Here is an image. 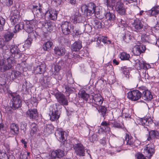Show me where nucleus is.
<instances>
[{"instance_id": "nucleus-1", "label": "nucleus", "mask_w": 159, "mask_h": 159, "mask_svg": "<svg viewBox=\"0 0 159 159\" xmlns=\"http://www.w3.org/2000/svg\"><path fill=\"white\" fill-rule=\"evenodd\" d=\"M43 8L42 5L40 3L33 5L32 11L35 18L40 19L44 16L45 19L49 20H57L58 11L54 9H49L44 14L42 11Z\"/></svg>"}, {"instance_id": "nucleus-2", "label": "nucleus", "mask_w": 159, "mask_h": 159, "mask_svg": "<svg viewBox=\"0 0 159 159\" xmlns=\"http://www.w3.org/2000/svg\"><path fill=\"white\" fill-rule=\"evenodd\" d=\"M73 148L76 155L80 157L85 156V149L81 141L76 138H74L72 141Z\"/></svg>"}, {"instance_id": "nucleus-3", "label": "nucleus", "mask_w": 159, "mask_h": 159, "mask_svg": "<svg viewBox=\"0 0 159 159\" xmlns=\"http://www.w3.org/2000/svg\"><path fill=\"white\" fill-rule=\"evenodd\" d=\"M9 97L11 98V108L13 110H16L20 107L22 105V100L20 96L16 93H9Z\"/></svg>"}, {"instance_id": "nucleus-4", "label": "nucleus", "mask_w": 159, "mask_h": 159, "mask_svg": "<svg viewBox=\"0 0 159 159\" xmlns=\"http://www.w3.org/2000/svg\"><path fill=\"white\" fill-rule=\"evenodd\" d=\"M49 115L50 119L52 121L59 122V119L61 114V111L58 109L56 104H53L50 106Z\"/></svg>"}, {"instance_id": "nucleus-5", "label": "nucleus", "mask_w": 159, "mask_h": 159, "mask_svg": "<svg viewBox=\"0 0 159 159\" xmlns=\"http://www.w3.org/2000/svg\"><path fill=\"white\" fill-rule=\"evenodd\" d=\"M103 100V98L99 94L92 93L90 97V102L92 103V106L97 109L102 104Z\"/></svg>"}, {"instance_id": "nucleus-6", "label": "nucleus", "mask_w": 159, "mask_h": 159, "mask_svg": "<svg viewBox=\"0 0 159 159\" xmlns=\"http://www.w3.org/2000/svg\"><path fill=\"white\" fill-rule=\"evenodd\" d=\"M21 25L22 28H23L27 33H29L33 31V29L36 26H38V21L35 19L27 20L25 23Z\"/></svg>"}, {"instance_id": "nucleus-7", "label": "nucleus", "mask_w": 159, "mask_h": 159, "mask_svg": "<svg viewBox=\"0 0 159 159\" xmlns=\"http://www.w3.org/2000/svg\"><path fill=\"white\" fill-rule=\"evenodd\" d=\"M131 27L133 30L139 32L142 29L144 30L147 29L148 26H144L140 20L136 19L131 23Z\"/></svg>"}, {"instance_id": "nucleus-8", "label": "nucleus", "mask_w": 159, "mask_h": 159, "mask_svg": "<svg viewBox=\"0 0 159 159\" xmlns=\"http://www.w3.org/2000/svg\"><path fill=\"white\" fill-rule=\"evenodd\" d=\"M21 16L20 15V11L15 8V7L13 10H12L11 13L10 20L11 24L14 25L19 23L20 21Z\"/></svg>"}, {"instance_id": "nucleus-9", "label": "nucleus", "mask_w": 159, "mask_h": 159, "mask_svg": "<svg viewBox=\"0 0 159 159\" xmlns=\"http://www.w3.org/2000/svg\"><path fill=\"white\" fill-rule=\"evenodd\" d=\"M125 139L127 142V144L132 148L138 147L141 143L140 141L139 140H134L129 133H126Z\"/></svg>"}, {"instance_id": "nucleus-10", "label": "nucleus", "mask_w": 159, "mask_h": 159, "mask_svg": "<svg viewBox=\"0 0 159 159\" xmlns=\"http://www.w3.org/2000/svg\"><path fill=\"white\" fill-rule=\"evenodd\" d=\"M139 89V90H134L127 93V97L129 100L134 101H136L142 97V92Z\"/></svg>"}, {"instance_id": "nucleus-11", "label": "nucleus", "mask_w": 159, "mask_h": 159, "mask_svg": "<svg viewBox=\"0 0 159 159\" xmlns=\"http://www.w3.org/2000/svg\"><path fill=\"white\" fill-rule=\"evenodd\" d=\"M61 26L62 33L65 35L69 34L71 29H73V26L69 21L63 22Z\"/></svg>"}, {"instance_id": "nucleus-12", "label": "nucleus", "mask_w": 159, "mask_h": 159, "mask_svg": "<svg viewBox=\"0 0 159 159\" xmlns=\"http://www.w3.org/2000/svg\"><path fill=\"white\" fill-rule=\"evenodd\" d=\"M55 135L60 142H63L67 139V133L61 128H58Z\"/></svg>"}, {"instance_id": "nucleus-13", "label": "nucleus", "mask_w": 159, "mask_h": 159, "mask_svg": "<svg viewBox=\"0 0 159 159\" xmlns=\"http://www.w3.org/2000/svg\"><path fill=\"white\" fill-rule=\"evenodd\" d=\"M144 153L148 158H150L155 153V151L153 145L148 144L144 147Z\"/></svg>"}, {"instance_id": "nucleus-14", "label": "nucleus", "mask_w": 159, "mask_h": 159, "mask_svg": "<svg viewBox=\"0 0 159 159\" xmlns=\"http://www.w3.org/2000/svg\"><path fill=\"white\" fill-rule=\"evenodd\" d=\"M7 60L8 63L4 65L2 67H0V72H4L11 69L12 67V65L15 63L14 59L12 57H8Z\"/></svg>"}, {"instance_id": "nucleus-15", "label": "nucleus", "mask_w": 159, "mask_h": 159, "mask_svg": "<svg viewBox=\"0 0 159 159\" xmlns=\"http://www.w3.org/2000/svg\"><path fill=\"white\" fill-rule=\"evenodd\" d=\"M39 23L42 24V30L45 33H47L48 32H50L52 31L53 28V23L48 22H41V21Z\"/></svg>"}, {"instance_id": "nucleus-16", "label": "nucleus", "mask_w": 159, "mask_h": 159, "mask_svg": "<svg viewBox=\"0 0 159 159\" xmlns=\"http://www.w3.org/2000/svg\"><path fill=\"white\" fill-rule=\"evenodd\" d=\"M9 134L11 135L17 136L19 133V125L15 123H11L10 126Z\"/></svg>"}, {"instance_id": "nucleus-17", "label": "nucleus", "mask_w": 159, "mask_h": 159, "mask_svg": "<svg viewBox=\"0 0 159 159\" xmlns=\"http://www.w3.org/2000/svg\"><path fill=\"white\" fill-rule=\"evenodd\" d=\"M55 97L60 104L63 105H68V101L62 93L60 92H57L55 94Z\"/></svg>"}, {"instance_id": "nucleus-18", "label": "nucleus", "mask_w": 159, "mask_h": 159, "mask_svg": "<svg viewBox=\"0 0 159 159\" xmlns=\"http://www.w3.org/2000/svg\"><path fill=\"white\" fill-rule=\"evenodd\" d=\"M115 8L116 11L121 15L125 14L126 10L124 4L121 2H117L116 3Z\"/></svg>"}, {"instance_id": "nucleus-19", "label": "nucleus", "mask_w": 159, "mask_h": 159, "mask_svg": "<svg viewBox=\"0 0 159 159\" xmlns=\"http://www.w3.org/2000/svg\"><path fill=\"white\" fill-rule=\"evenodd\" d=\"M27 117L30 119L36 120L38 117V114L37 109L35 108H29L26 112Z\"/></svg>"}, {"instance_id": "nucleus-20", "label": "nucleus", "mask_w": 159, "mask_h": 159, "mask_svg": "<svg viewBox=\"0 0 159 159\" xmlns=\"http://www.w3.org/2000/svg\"><path fill=\"white\" fill-rule=\"evenodd\" d=\"M10 51L12 56H13L16 59L20 58L22 55V54L21 51L16 46H11L10 47Z\"/></svg>"}, {"instance_id": "nucleus-21", "label": "nucleus", "mask_w": 159, "mask_h": 159, "mask_svg": "<svg viewBox=\"0 0 159 159\" xmlns=\"http://www.w3.org/2000/svg\"><path fill=\"white\" fill-rule=\"evenodd\" d=\"M142 97L144 100L148 101H150L153 98V96L151 92L147 89H141Z\"/></svg>"}, {"instance_id": "nucleus-22", "label": "nucleus", "mask_w": 159, "mask_h": 159, "mask_svg": "<svg viewBox=\"0 0 159 159\" xmlns=\"http://www.w3.org/2000/svg\"><path fill=\"white\" fill-rule=\"evenodd\" d=\"M148 135L147 140L149 141L152 143L155 142V139L159 136V133L157 130H151L148 132Z\"/></svg>"}, {"instance_id": "nucleus-23", "label": "nucleus", "mask_w": 159, "mask_h": 159, "mask_svg": "<svg viewBox=\"0 0 159 159\" xmlns=\"http://www.w3.org/2000/svg\"><path fill=\"white\" fill-rule=\"evenodd\" d=\"M64 154L65 153L61 149L56 150L52 152L51 154V158L49 156V158L47 159H54L56 158H61L63 157Z\"/></svg>"}, {"instance_id": "nucleus-24", "label": "nucleus", "mask_w": 159, "mask_h": 159, "mask_svg": "<svg viewBox=\"0 0 159 159\" xmlns=\"http://www.w3.org/2000/svg\"><path fill=\"white\" fill-rule=\"evenodd\" d=\"M146 50V47L144 45H137L135 47L133 50L134 55L139 56L142 53H144Z\"/></svg>"}, {"instance_id": "nucleus-25", "label": "nucleus", "mask_w": 159, "mask_h": 159, "mask_svg": "<svg viewBox=\"0 0 159 159\" xmlns=\"http://www.w3.org/2000/svg\"><path fill=\"white\" fill-rule=\"evenodd\" d=\"M139 120V124L144 126H148L153 122L152 119L149 116H146L143 118H141Z\"/></svg>"}, {"instance_id": "nucleus-26", "label": "nucleus", "mask_w": 159, "mask_h": 159, "mask_svg": "<svg viewBox=\"0 0 159 159\" xmlns=\"http://www.w3.org/2000/svg\"><path fill=\"white\" fill-rule=\"evenodd\" d=\"M82 48V42L80 41H75L71 47V49L72 52L79 51Z\"/></svg>"}, {"instance_id": "nucleus-27", "label": "nucleus", "mask_w": 159, "mask_h": 159, "mask_svg": "<svg viewBox=\"0 0 159 159\" xmlns=\"http://www.w3.org/2000/svg\"><path fill=\"white\" fill-rule=\"evenodd\" d=\"M39 80L41 85L44 88L49 87L50 85V82L49 81L48 78L46 76H42Z\"/></svg>"}, {"instance_id": "nucleus-28", "label": "nucleus", "mask_w": 159, "mask_h": 159, "mask_svg": "<svg viewBox=\"0 0 159 159\" xmlns=\"http://www.w3.org/2000/svg\"><path fill=\"white\" fill-rule=\"evenodd\" d=\"M46 65L45 64H41L37 66L34 69L35 73L36 74H43L46 70Z\"/></svg>"}, {"instance_id": "nucleus-29", "label": "nucleus", "mask_w": 159, "mask_h": 159, "mask_svg": "<svg viewBox=\"0 0 159 159\" xmlns=\"http://www.w3.org/2000/svg\"><path fill=\"white\" fill-rule=\"evenodd\" d=\"M110 124L111 127L112 128L118 129H123L124 128L123 124L118 121L112 120Z\"/></svg>"}, {"instance_id": "nucleus-30", "label": "nucleus", "mask_w": 159, "mask_h": 159, "mask_svg": "<svg viewBox=\"0 0 159 159\" xmlns=\"http://www.w3.org/2000/svg\"><path fill=\"white\" fill-rule=\"evenodd\" d=\"M159 13V6H155L148 11L147 14L150 16H156V15Z\"/></svg>"}, {"instance_id": "nucleus-31", "label": "nucleus", "mask_w": 159, "mask_h": 159, "mask_svg": "<svg viewBox=\"0 0 159 159\" xmlns=\"http://www.w3.org/2000/svg\"><path fill=\"white\" fill-rule=\"evenodd\" d=\"M55 53L58 56H63L65 53V48L62 47H55L54 49Z\"/></svg>"}, {"instance_id": "nucleus-32", "label": "nucleus", "mask_w": 159, "mask_h": 159, "mask_svg": "<svg viewBox=\"0 0 159 159\" xmlns=\"http://www.w3.org/2000/svg\"><path fill=\"white\" fill-rule=\"evenodd\" d=\"M83 17L81 15V14L79 13H75L73 18V23L74 24H76L77 23H81L83 20Z\"/></svg>"}, {"instance_id": "nucleus-33", "label": "nucleus", "mask_w": 159, "mask_h": 159, "mask_svg": "<svg viewBox=\"0 0 159 159\" xmlns=\"http://www.w3.org/2000/svg\"><path fill=\"white\" fill-rule=\"evenodd\" d=\"M101 115L104 118V120L107 115V107L104 106H99L97 109Z\"/></svg>"}, {"instance_id": "nucleus-34", "label": "nucleus", "mask_w": 159, "mask_h": 159, "mask_svg": "<svg viewBox=\"0 0 159 159\" xmlns=\"http://www.w3.org/2000/svg\"><path fill=\"white\" fill-rule=\"evenodd\" d=\"M121 70L127 79H129V73L132 70V68L131 67H128L126 66H124L121 67Z\"/></svg>"}, {"instance_id": "nucleus-35", "label": "nucleus", "mask_w": 159, "mask_h": 159, "mask_svg": "<svg viewBox=\"0 0 159 159\" xmlns=\"http://www.w3.org/2000/svg\"><path fill=\"white\" fill-rule=\"evenodd\" d=\"M138 70L139 75L141 78L145 79H148V75L147 71L143 69H138Z\"/></svg>"}, {"instance_id": "nucleus-36", "label": "nucleus", "mask_w": 159, "mask_h": 159, "mask_svg": "<svg viewBox=\"0 0 159 159\" xmlns=\"http://www.w3.org/2000/svg\"><path fill=\"white\" fill-rule=\"evenodd\" d=\"M105 17L108 20L114 21L116 19L115 15L113 13L109 11L107 12L105 14Z\"/></svg>"}, {"instance_id": "nucleus-37", "label": "nucleus", "mask_w": 159, "mask_h": 159, "mask_svg": "<svg viewBox=\"0 0 159 159\" xmlns=\"http://www.w3.org/2000/svg\"><path fill=\"white\" fill-rule=\"evenodd\" d=\"M78 94L79 97L82 98L84 101L86 102L88 101V99L89 97V95L84 90L80 91Z\"/></svg>"}, {"instance_id": "nucleus-38", "label": "nucleus", "mask_w": 159, "mask_h": 159, "mask_svg": "<svg viewBox=\"0 0 159 159\" xmlns=\"http://www.w3.org/2000/svg\"><path fill=\"white\" fill-rule=\"evenodd\" d=\"M53 43L52 41L48 40L43 45V49L44 51H48L50 50L52 45Z\"/></svg>"}, {"instance_id": "nucleus-39", "label": "nucleus", "mask_w": 159, "mask_h": 159, "mask_svg": "<svg viewBox=\"0 0 159 159\" xmlns=\"http://www.w3.org/2000/svg\"><path fill=\"white\" fill-rule=\"evenodd\" d=\"M116 0H105L104 3L108 7L112 10L115 6Z\"/></svg>"}, {"instance_id": "nucleus-40", "label": "nucleus", "mask_w": 159, "mask_h": 159, "mask_svg": "<svg viewBox=\"0 0 159 159\" xmlns=\"http://www.w3.org/2000/svg\"><path fill=\"white\" fill-rule=\"evenodd\" d=\"M119 56L121 60H129L130 58L129 54L125 52L120 53Z\"/></svg>"}, {"instance_id": "nucleus-41", "label": "nucleus", "mask_w": 159, "mask_h": 159, "mask_svg": "<svg viewBox=\"0 0 159 159\" xmlns=\"http://www.w3.org/2000/svg\"><path fill=\"white\" fill-rule=\"evenodd\" d=\"M111 121L107 122L106 121H104L102 122L101 123V125L103 126L104 128L105 131H108L110 130V127H111Z\"/></svg>"}, {"instance_id": "nucleus-42", "label": "nucleus", "mask_w": 159, "mask_h": 159, "mask_svg": "<svg viewBox=\"0 0 159 159\" xmlns=\"http://www.w3.org/2000/svg\"><path fill=\"white\" fill-rule=\"evenodd\" d=\"M14 34L11 32H7L4 35V38L5 40L8 42L13 37Z\"/></svg>"}, {"instance_id": "nucleus-43", "label": "nucleus", "mask_w": 159, "mask_h": 159, "mask_svg": "<svg viewBox=\"0 0 159 159\" xmlns=\"http://www.w3.org/2000/svg\"><path fill=\"white\" fill-rule=\"evenodd\" d=\"M139 61V69H143L146 70L148 68L150 67V65L145 63L143 61Z\"/></svg>"}, {"instance_id": "nucleus-44", "label": "nucleus", "mask_w": 159, "mask_h": 159, "mask_svg": "<svg viewBox=\"0 0 159 159\" xmlns=\"http://www.w3.org/2000/svg\"><path fill=\"white\" fill-rule=\"evenodd\" d=\"M93 25L95 29H101L102 27L101 22L98 20H94L93 22Z\"/></svg>"}, {"instance_id": "nucleus-45", "label": "nucleus", "mask_w": 159, "mask_h": 159, "mask_svg": "<svg viewBox=\"0 0 159 159\" xmlns=\"http://www.w3.org/2000/svg\"><path fill=\"white\" fill-rule=\"evenodd\" d=\"M116 23H117L119 25H120L124 27H127L128 25L126 21L123 20L121 18H117L116 20ZM120 26V25H119Z\"/></svg>"}, {"instance_id": "nucleus-46", "label": "nucleus", "mask_w": 159, "mask_h": 159, "mask_svg": "<svg viewBox=\"0 0 159 159\" xmlns=\"http://www.w3.org/2000/svg\"><path fill=\"white\" fill-rule=\"evenodd\" d=\"M132 37L129 34H125L123 37L122 40L126 43H129L132 39Z\"/></svg>"}, {"instance_id": "nucleus-47", "label": "nucleus", "mask_w": 159, "mask_h": 159, "mask_svg": "<svg viewBox=\"0 0 159 159\" xmlns=\"http://www.w3.org/2000/svg\"><path fill=\"white\" fill-rule=\"evenodd\" d=\"M29 33L28 38L30 40H32V41L34 39H35L38 35L36 32L35 31H34V30Z\"/></svg>"}, {"instance_id": "nucleus-48", "label": "nucleus", "mask_w": 159, "mask_h": 159, "mask_svg": "<svg viewBox=\"0 0 159 159\" xmlns=\"http://www.w3.org/2000/svg\"><path fill=\"white\" fill-rule=\"evenodd\" d=\"M61 68L60 66L55 65L53 67V74L55 75H59V72Z\"/></svg>"}, {"instance_id": "nucleus-49", "label": "nucleus", "mask_w": 159, "mask_h": 159, "mask_svg": "<svg viewBox=\"0 0 159 159\" xmlns=\"http://www.w3.org/2000/svg\"><path fill=\"white\" fill-rule=\"evenodd\" d=\"M61 144L64 145L66 148L69 149L71 148H72V145L71 144V142L69 140H65L64 141L61 142Z\"/></svg>"}, {"instance_id": "nucleus-50", "label": "nucleus", "mask_w": 159, "mask_h": 159, "mask_svg": "<svg viewBox=\"0 0 159 159\" xmlns=\"http://www.w3.org/2000/svg\"><path fill=\"white\" fill-rule=\"evenodd\" d=\"M30 153L25 152H21L20 154V158L21 159H30Z\"/></svg>"}, {"instance_id": "nucleus-51", "label": "nucleus", "mask_w": 159, "mask_h": 159, "mask_svg": "<svg viewBox=\"0 0 159 159\" xmlns=\"http://www.w3.org/2000/svg\"><path fill=\"white\" fill-rule=\"evenodd\" d=\"M96 5L93 2L89 3L88 5L86 6V9L92 10L95 11Z\"/></svg>"}, {"instance_id": "nucleus-52", "label": "nucleus", "mask_w": 159, "mask_h": 159, "mask_svg": "<svg viewBox=\"0 0 159 159\" xmlns=\"http://www.w3.org/2000/svg\"><path fill=\"white\" fill-rule=\"evenodd\" d=\"M32 41V40H30L27 38L26 40L25 41V43L23 45V47L24 48H29L31 46Z\"/></svg>"}, {"instance_id": "nucleus-53", "label": "nucleus", "mask_w": 159, "mask_h": 159, "mask_svg": "<svg viewBox=\"0 0 159 159\" xmlns=\"http://www.w3.org/2000/svg\"><path fill=\"white\" fill-rule=\"evenodd\" d=\"M65 89H66V92L67 93H68V95H67V96H69L70 94L74 92L73 90V88L71 87H70L68 85H66L65 86Z\"/></svg>"}, {"instance_id": "nucleus-54", "label": "nucleus", "mask_w": 159, "mask_h": 159, "mask_svg": "<svg viewBox=\"0 0 159 159\" xmlns=\"http://www.w3.org/2000/svg\"><path fill=\"white\" fill-rule=\"evenodd\" d=\"M6 82L4 78L2 77H0V89H2L3 90H4V87Z\"/></svg>"}, {"instance_id": "nucleus-55", "label": "nucleus", "mask_w": 159, "mask_h": 159, "mask_svg": "<svg viewBox=\"0 0 159 159\" xmlns=\"http://www.w3.org/2000/svg\"><path fill=\"white\" fill-rule=\"evenodd\" d=\"M5 22V19L2 17L0 16V31L3 30Z\"/></svg>"}, {"instance_id": "nucleus-56", "label": "nucleus", "mask_w": 159, "mask_h": 159, "mask_svg": "<svg viewBox=\"0 0 159 159\" xmlns=\"http://www.w3.org/2000/svg\"><path fill=\"white\" fill-rule=\"evenodd\" d=\"M98 136L96 134H93L91 137H89V139L91 142H93L95 141H97L98 140Z\"/></svg>"}, {"instance_id": "nucleus-57", "label": "nucleus", "mask_w": 159, "mask_h": 159, "mask_svg": "<svg viewBox=\"0 0 159 159\" xmlns=\"http://www.w3.org/2000/svg\"><path fill=\"white\" fill-rule=\"evenodd\" d=\"M46 129L47 131H48L49 133H50L53 130L54 126L52 124H47Z\"/></svg>"}, {"instance_id": "nucleus-58", "label": "nucleus", "mask_w": 159, "mask_h": 159, "mask_svg": "<svg viewBox=\"0 0 159 159\" xmlns=\"http://www.w3.org/2000/svg\"><path fill=\"white\" fill-rule=\"evenodd\" d=\"M135 156L137 159H147L146 157L140 152H137L135 154Z\"/></svg>"}, {"instance_id": "nucleus-59", "label": "nucleus", "mask_w": 159, "mask_h": 159, "mask_svg": "<svg viewBox=\"0 0 159 159\" xmlns=\"http://www.w3.org/2000/svg\"><path fill=\"white\" fill-rule=\"evenodd\" d=\"M84 31L86 33L90 32L92 31V26L89 24L84 25Z\"/></svg>"}, {"instance_id": "nucleus-60", "label": "nucleus", "mask_w": 159, "mask_h": 159, "mask_svg": "<svg viewBox=\"0 0 159 159\" xmlns=\"http://www.w3.org/2000/svg\"><path fill=\"white\" fill-rule=\"evenodd\" d=\"M21 24H17L14 27L13 32L14 33H16L17 32H18L20 30H21L22 28V26H21Z\"/></svg>"}, {"instance_id": "nucleus-61", "label": "nucleus", "mask_w": 159, "mask_h": 159, "mask_svg": "<svg viewBox=\"0 0 159 159\" xmlns=\"http://www.w3.org/2000/svg\"><path fill=\"white\" fill-rule=\"evenodd\" d=\"M27 124L25 122H21V123L20 129L23 131L24 133H25V131L26 129Z\"/></svg>"}, {"instance_id": "nucleus-62", "label": "nucleus", "mask_w": 159, "mask_h": 159, "mask_svg": "<svg viewBox=\"0 0 159 159\" xmlns=\"http://www.w3.org/2000/svg\"><path fill=\"white\" fill-rule=\"evenodd\" d=\"M102 42L104 43H106L107 44H111V41L108 39V38L107 37H104L102 39Z\"/></svg>"}, {"instance_id": "nucleus-63", "label": "nucleus", "mask_w": 159, "mask_h": 159, "mask_svg": "<svg viewBox=\"0 0 159 159\" xmlns=\"http://www.w3.org/2000/svg\"><path fill=\"white\" fill-rule=\"evenodd\" d=\"M73 33L75 34V35L77 36H80L82 33L80 29L77 28L73 31Z\"/></svg>"}, {"instance_id": "nucleus-64", "label": "nucleus", "mask_w": 159, "mask_h": 159, "mask_svg": "<svg viewBox=\"0 0 159 159\" xmlns=\"http://www.w3.org/2000/svg\"><path fill=\"white\" fill-rule=\"evenodd\" d=\"M122 117L125 118H130L131 117V116L129 113L127 112H122Z\"/></svg>"}]
</instances>
